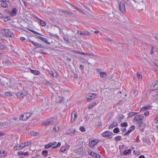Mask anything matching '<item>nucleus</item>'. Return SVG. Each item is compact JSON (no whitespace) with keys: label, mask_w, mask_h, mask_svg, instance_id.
<instances>
[{"label":"nucleus","mask_w":158,"mask_h":158,"mask_svg":"<svg viewBox=\"0 0 158 158\" xmlns=\"http://www.w3.org/2000/svg\"><path fill=\"white\" fill-rule=\"evenodd\" d=\"M0 33H2L6 37H13L15 35L11 31H10L9 29H0Z\"/></svg>","instance_id":"obj_1"},{"label":"nucleus","mask_w":158,"mask_h":158,"mask_svg":"<svg viewBox=\"0 0 158 158\" xmlns=\"http://www.w3.org/2000/svg\"><path fill=\"white\" fill-rule=\"evenodd\" d=\"M114 134L109 131H105L101 134L102 136L107 138L109 139H111L113 137Z\"/></svg>","instance_id":"obj_2"},{"label":"nucleus","mask_w":158,"mask_h":158,"mask_svg":"<svg viewBox=\"0 0 158 158\" xmlns=\"http://www.w3.org/2000/svg\"><path fill=\"white\" fill-rule=\"evenodd\" d=\"M99 142L100 140L99 139H94L92 140L91 139L89 141V146L91 148H93Z\"/></svg>","instance_id":"obj_3"},{"label":"nucleus","mask_w":158,"mask_h":158,"mask_svg":"<svg viewBox=\"0 0 158 158\" xmlns=\"http://www.w3.org/2000/svg\"><path fill=\"white\" fill-rule=\"evenodd\" d=\"M53 123V118H51L42 123V124L45 126H48L52 124Z\"/></svg>","instance_id":"obj_4"},{"label":"nucleus","mask_w":158,"mask_h":158,"mask_svg":"<svg viewBox=\"0 0 158 158\" xmlns=\"http://www.w3.org/2000/svg\"><path fill=\"white\" fill-rule=\"evenodd\" d=\"M144 118L143 116V114H139L135 116L134 118V120L137 122L141 123H142V119Z\"/></svg>","instance_id":"obj_5"},{"label":"nucleus","mask_w":158,"mask_h":158,"mask_svg":"<svg viewBox=\"0 0 158 158\" xmlns=\"http://www.w3.org/2000/svg\"><path fill=\"white\" fill-rule=\"evenodd\" d=\"M97 96V94L90 93L87 95V97L86 99L88 101H91L92 100L96 98Z\"/></svg>","instance_id":"obj_6"},{"label":"nucleus","mask_w":158,"mask_h":158,"mask_svg":"<svg viewBox=\"0 0 158 158\" xmlns=\"http://www.w3.org/2000/svg\"><path fill=\"white\" fill-rule=\"evenodd\" d=\"M158 88V80L155 81L152 84L151 88L152 90H155Z\"/></svg>","instance_id":"obj_7"},{"label":"nucleus","mask_w":158,"mask_h":158,"mask_svg":"<svg viewBox=\"0 0 158 158\" xmlns=\"http://www.w3.org/2000/svg\"><path fill=\"white\" fill-rule=\"evenodd\" d=\"M70 148V146L69 145L66 144L65 145L61 146L60 149V151L62 152H64L67 149H69Z\"/></svg>","instance_id":"obj_8"},{"label":"nucleus","mask_w":158,"mask_h":158,"mask_svg":"<svg viewBox=\"0 0 158 158\" xmlns=\"http://www.w3.org/2000/svg\"><path fill=\"white\" fill-rule=\"evenodd\" d=\"M77 116V113L75 112H72L71 114V122L72 123H73L74 122V120L76 119Z\"/></svg>","instance_id":"obj_9"},{"label":"nucleus","mask_w":158,"mask_h":158,"mask_svg":"<svg viewBox=\"0 0 158 158\" xmlns=\"http://www.w3.org/2000/svg\"><path fill=\"white\" fill-rule=\"evenodd\" d=\"M29 42L32 44L34 46L36 47L37 48H42L43 46L41 44L35 42L30 40H29Z\"/></svg>","instance_id":"obj_10"},{"label":"nucleus","mask_w":158,"mask_h":158,"mask_svg":"<svg viewBox=\"0 0 158 158\" xmlns=\"http://www.w3.org/2000/svg\"><path fill=\"white\" fill-rule=\"evenodd\" d=\"M17 9L16 8H13L12 9L10 15L12 16H15L17 13Z\"/></svg>","instance_id":"obj_11"},{"label":"nucleus","mask_w":158,"mask_h":158,"mask_svg":"<svg viewBox=\"0 0 158 158\" xmlns=\"http://www.w3.org/2000/svg\"><path fill=\"white\" fill-rule=\"evenodd\" d=\"M135 126L133 125L132 126L129 128V130L127 131V132L126 133H124V135H126L128 134L133 131L135 129Z\"/></svg>","instance_id":"obj_12"},{"label":"nucleus","mask_w":158,"mask_h":158,"mask_svg":"<svg viewBox=\"0 0 158 158\" xmlns=\"http://www.w3.org/2000/svg\"><path fill=\"white\" fill-rule=\"evenodd\" d=\"M89 154L94 157H96L97 158H100V156L99 155L97 154L95 152H93V151L90 152L89 153Z\"/></svg>","instance_id":"obj_13"},{"label":"nucleus","mask_w":158,"mask_h":158,"mask_svg":"<svg viewBox=\"0 0 158 158\" xmlns=\"http://www.w3.org/2000/svg\"><path fill=\"white\" fill-rule=\"evenodd\" d=\"M37 38L41 40L44 41V42L48 44H50V43L48 42L47 39L43 37L40 36H37Z\"/></svg>","instance_id":"obj_14"},{"label":"nucleus","mask_w":158,"mask_h":158,"mask_svg":"<svg viewBox=\"0 0 158 158\" xmlns=\"http://www.w3.org/2000/svg\"><path fill=\"white\" fill-rule=\"evenodd\" d=\"M119 7L120 10L122 12H124L125 10V7L124 6V4L123 3H120L119 5Z\"/></svg>","instance_id":"obj_15"},{"label":"nucleus","mask_w":158,"mask_h":158,"mask_svg":"<svg viewBox=\"0 0 158 158\" xmlns=\"http://www.w3.org/2000/svg\"><path fill=\"white\" fill-rule=\"evenodd\" d=\"M24 147L23 144H22L21 145H19L16 146L14 147V149L15 150H20Z\"/></svg>","instance_id":"obj_16"},{"label":"nucleus","mask_w":158,"mask_h":158,"mask_svg":"<svg viewBox=\"0 0 158 158\" xmlns=\"http://www.w3.org/2000/svg\"><path fill=\"white\" fill-rule=\"evenodd\" d=\"M76 130L75 129H70L68 131L66 132L67 134H74L75 133Z\"/></svg>","instance_id":"obj_17"},{"label":"nucleus","mask_w":158,"mask_h":158,"mask_svg":"<svg viewBox=\"0 0 158 158\" xmlns=\"http://www.w3.org/2000/svg\"><path fill=\"white\" fill-rule=\"evenodd\" d=\"M118 125V123L115 122H113L109 126V129H112Z\"/></svg>","instance_id":"obj_18"},{"label":"nucleus","mask_w":158,"mask_h":158,"mask_svg":"<svg viewBox=\"0 0 158 158\" xmlns=\"http://www.w3.org/2000/svg\"><path fill=\"white\" fill-rule=\"evenodd\" d=\"M150 107V106L149 105L144 106L140 110V111H144L148 109Z\"/></svg>","instance_id":"obj_19"},{"label":"nucleus","mask_w":158,"mask_h":158,"mask_svg":"<svg viewBox=\"0 0 158 158\" xmlns=\"http://www.w3.org/2000/svg\"><path fill=\"white\" fill-rule=\"evenodd\" d=\"M131 150L129 149L124 151L123 152V153L124 155H128L131 153Z\"/></svg>","instance_id":"obj_20"},{"label":"nucleus","mask_w":158,"mask_h":158,"mask_svg":"<svg viewBox=\"0 0 158 158\" xmlns=\"http://www.w3.org/2000/svg\"><path fill=\"white\" fill-rule=\"evenodd\" d=\"M16 95L19 98H23L25 96V94L21 92L18 93L16 94Z\"/></svg>","instance_id":"obj_21"},{"label":"nucleus","mask_w":158,"mask_h":158,"mask_svg":"<svg viewBox=\"0 0 158 158\" xmlns=\"http://www.w3.org/2000/svg\"><path fill=\"white\" fill-rule=\"evenodd\" d=\"M5 1L6 2V0H5L4 2H2L1 3V6L3 7L6 8L8 6V5Z\"/></svg>","instance_id":"obj_22"},{"label":"nucleus","mask_w":158,"mask_h":158,"mask_svg":"<svg viewBox=\"0 0 158 158\" xmlns=\"http://www.w3.org/2000/svg\"><path fill=\"white\" fill-rule=\"evenodd\" d=\"M40 25L42 27H45L46 25V23L40 19L39 21Z\"/></svg>","instance_id":"obj_23"},{"label":"nucleus","mask_w":158,"mask_h":158,"mask_svg":"<svg viewBox=\"0 0 158 158\" xmlns=\"http://www.w3.org/2000/svg\"><path fill=\"white\" fill-rule=\"evenodd\" d=\"M77 33L78 34H79L82 35H88V34L89 33V32H88L86 31L81 32V31H78Z\"/></svg>","instance_id":"obj_24"},{"label":"nucleus","mask_w":158,"mask_h":158,"mask_svg":"<svg viewBox=\"0 0 158 158\" xmlns=\"http://www.w3.org/2000/svg\"><path fill=\"white\" fill-rule=\"evenodd\" d=\"M7 153L4 150H1L0 152V156L1 157H3L5 156L6 154Z\"/></svg>","instance_id":"obj_25"},{"label":"nucleus","mask_w":158,"mask_h":158,"mask_svg":"<svg viewBox=\"0 0 158 158\" xmlns=\"http://www.w3.org/2000/svg\"><path fill=\"white\" fill-rule=\"evenodd\" d=\"M49 74L54 77H56L58 76L57 73H53L52 71L49 72Z\"/></svg>","instance_id":"obj_26"},{"label":"nucleus","mask_w":158,"mask_h":158,"mask_svg":"<svg viewBox=\"0 0 158 158\" xmlns=\"http://www.w3.org/2000/svg\"><path fill=\"white\" fill-rule=\"evenodd\" d=\"M31 72L35 75H38L40 74V72L39 71L37 70H33L31 69Z\"/></svg>","instance_id":"obj_27"},{"label":"nucleus","mask_w":158,"mask_h":158,"mask_svg":"<svg viewBox=\"0 0 158 158\" xmlns=\"http://www.w3.org/2000/svg\"><path fill=\"white\" fill-rule=\"evenodd\" d=\"M20 119L23 121H26L27 119L24 113L20 117Z\"/></svg>","instance_id":"obj_28"},{"label":"nucleus","mask_w":158,"mask_h":158,"mask_svg":"<svg viewBox=\"0 0 158 158\" xmlns=\"http://www.w3.org/2000/svg\"><path fill=\"white\" fill-rule=\"evenodd\" d=\"M30 134L32 136H35L38 135V133L36 131H30Z\"/></svg>","instance_id":"obj_29"},{"label":"nucleus","mask_w":158,"mask_h":158,"mask_svg":"<svg viewBox=\"0 0 158 158\" xmlns=\"http://www.w3.org/2000/svg\"><path fill=\"white\" fill-rule=\"evenodd\" d=\"M96 104V102H93V103L90 104L88 106V108L89 109H92L94 106Z\"/></svg>","instance_id":"obj_30"},{"label":"nucleus","mask_w":158,"mask_h":158,"mask_svg":"<svg viewBox=\"0 0 158 158\" xmlns=\"http://www.w3.org/2000/svg\"><path fill=\"white\" fill-rule=\"evenodd\" d=\"M121 139V137L120 136L118 135L115 138V140L116 142H118Z\"/></svg>","instance_id":"obj_31"},{"label":"nucleus","mask_w":158,"mask_h":158,"mask_svg":"<svg viewBox=\"0 0 158 158\" xmlns=\"http://www.w3.org/2000/svg\"><path fill=\"white\" fill-rule=\"evenodd\" d=\"M118 119L121 121L122 122L121 120L124 118V116L122 114H119L117 117Z\"/></svg>","instance_id":"obj_32"},{"label":"nucleus","mask_w":158,"mask_h":158,"mask_svg":"<svg viewBox=\"0 0 158 158\" xmlns=\"http://www.w3.org/2000/svg\"><path fill=\"white\" fill-rule=\"evenodd\" d=\"M27 119H28L31 115V113H24Z\"/></svg>","instance_id":"obj_33"},{"label":"nucleus","mask_w":158,"mask_h":158,"mask_svg":"<svg viewBox=\"0 0 158 158\" xmlns=\"http://www.w3.org/2000/svg\"><path fill=\"white\" fill-rule=\"evenodd\" d=\"M128 124L127 122H124L121 123L120 126L122 127H127V126Z\"/></svg>","instance_id":"obj_34"},{"label":"nucleus","mask_w":158,"mask_h":158,"mask_svg":"<svg viewBox=\"0 0 158 158\" xmlns=\"http://www.w3.org/2000/svg\"><path fill=\"white\" fill-rule=\"evenodd\" d=\"M52 146L51 143H49L45 145L44 148L45 149H48L51 147Z\"/></svg>","instance_id":"obj_35"},{"label":"nucleus","mask_w":158,"mask_h":158,"mask_svg":"<svg viewBox=\"0 0 158 158\" xmlns=\"http://www.w3.org/2000/svg\"><path fill=\"white\" fill-rule=\"evenodd\" d=\"M106 75L107 74L105 72L101 73H100V76L102 77H106Z\"/></svg>","instance_id":"obj_36"},{"label":"nucleus","mask_w":158,"mask_h":158,"mask_svg":"<svg viewBox=\"0 0 158 158\" xmlns=\"http://www.w3.org/2000/svg\"><path fill=\"white\" fill-rule=\"evenodd\" d=\"M119 131V130L118 128L116 127L113 130V132L114 133H117Z\"/></svg>","instance_id":"obj_37"},{"label":"nucleus","mask_w":158,"mask_h":158,"mask_svg":"<svg viewBox=\"0 0 158 158\" xmlns=\"http://www.w3.org/2000/svg\"><path fill=\"white\" fill-rule=\"evenodd\" d=\"M61 145V143L60 142H58L57 144L55 146H53L52 147V148H57L59 147H60Z\"/></svg>","instance_id":"obj_38"},{"label":"nucleus","mask_w":158,"mask_h":158,"mask_svg":"<svg viewBox=\"0 0 158 158\" xmlns=\"http://www.w3.org/2000/svg\"><path fill=\"white\" fill-rule=\"evenodd\" d=\"M79 129L82 132H84L85 131V129L84 127L81 126L80 127Z\"/></svg>","instance_id":"obj_39"},{"label":"nucleus","mask_w":158,"mask_h":158,"mask_svg":"<svg viewBox=\"0 0 158 158\" xmlns=\"http://www.w3.org/2000/svg\"><path fill=\"white\" fill-rule=\"evenodd\" d=\"M48 151L47 150H44L42 151V154L43 155L46 156L48 154Z\"/></svg>","instance_id":"obj_40"},{"label":"nucleus","mask_w":158,"mask_h":158,"mask_svg":"<svg viewBox=\"0 0 158 158\" xmlns=\"http://www.w3.org/2000/svg\"><path fill=\"white\" fill-rule=\"evenodd\" d=\"M31 31L33 33H34L35 34H37V35H41V36H43V35H42L41 34L39 33V32L35 31H34V30H31Z\"/></svg>","instance_id":"obj_41"},{"label":"nucleus","mask_w":158,"mask_h":158,"mask_svg":"<svg viewBox=\"0 0 158 158\" xmlns=\"http://www.w3.org/2000/svg\"><path fill=\"white\" fill-rule=\"evenodd\" d=\"M31 31L33 33H34L35 34H37V35H41V36H43V35H42L41 34L39 33V32L35 31H34V30H31Z\"/></svg>","instance_id":"obj_42"},{"label":"nucleus","mask_w":158,"mask_h":158,"mask_svg":"<svg viewBox=\"0 0 158 158\" xmlns=\"http://www.w3.org/2000/svg\"><path fill=\"white\" fill-rule=\"evenodd\" d=\"M137 114V113H135L134 112H131L129 113V115L130 116H132L135 115L136 114Z\"/></svg>","instance_id":"obj_43"},{"label":"nucleus","mask_w":158,"mask_h":158,"mask_svg":"<svg viewBox=\"0 0 158 158\" xmlns=\"http://www.w3.org/2000/svg\"><path fill=\"white\" fill-rule=\"evenodd\" d=\"M10 19V17L9 16H7L5 17L4 18V20L5 21H6L9 20Z\"/></svg>","instance_id":"obj_44"},{"label":"nucleus","mask_w":158,"mask_h":158,"mask_svg":"<svg viewBox=\"0 0 158 158\" xmlns=\"http://www.w3.org/2000/svg\"><path fill=\"white\" fill-rule=\"evenodd\" d=\"M81 55H88V56L91 55V54L90 53H85L84 52H82Z\"/></svg>","instance_id":"obj_45"},{"label":"nucleus","mask_w":158,"mask_h":158,"mask_svg":"<svg viewBox=\"0 0 158 158\" xmlns=\"http://www.w3.org/2000/svg\"><path fill=\"white\" fill-rule=\"evenodd\" d=\"M63 12L65 14H67L68 15H70L71 14H72L73 13H71L70 12L67 11H64Z\"/></svg>","instance_id":"obj_46"},{"label":"nucleus","mask_w":158,"mask_h":158,"mask_svg":"<svg viewBox=\"0 0 158 158\" xmlns=\"http://www.w3.org/2000/svg\"><path fill=\"white\" fill-rule=\"evenodd\" d=\"M125 145H122V146L120 145L119 146V148L120 150V151H123V148L125 147Z\"/></svg>","instance_id":"obj_47"},{"label":"nucleus","mask_w":158,"mask_h":158,"mask_svg":"<svg viewBox=\"0 0 158 158\" xmlns=\"http://www.w3.org/2000/svg\"><path fill=\"white\" fill-rule=\"evenodd\" d=\"M137 77L141 79L142 78V75L139 73H137Z\"/></svg>","instance_id":"obj_48"},{"label":"nucleus","mask_w":158,"mask_h":158,"mask_svg":"<svg viewBox=\"0 0 158 158\" xmlns=\"http://www.w3.org/2000/svg\"><path fill=\"white\" fill-rule=\"evenodd\" d=\"M154 47L153 46H152L151 48V54H153L154 53Z\"/></svg>","instance_id":"obj_49"},{"label":"nucleus","mask_w":158,"mask_h":158,"mask_svg":"<svg viewBox=\"0 0 158 158\" xmlns=\"http://www.w3.org/2000/svg\"><path fill=\"white\" fill-rule=\"evenodd\" d=\"M143 0H134V1L138 3H140L141 2H142Z\"/></svg>","instance_id":"obj_50"},{"label":"nucleus","mask_w":158,"mask_h":158,"mask_svg":"<svg viewBox=\"0 0 158 158\" xmlns=\"http://www.w3.org/2000/svg\"><path fill=\"white\" fill-rule=\"evenodd\" d=\"M5 48V46L3 45H1L0 44V49L1 50H2L4 49Z\"/></svg>","instance_id":"obj_51"},{"label":"nucleus","mask_w":158,"mask_h":158,"mask_svg":"<svg viewBox=\"0 0 158 158\" xmlns=\"http://www.w3.org/2000/svg\"><path fill=\"white\" fill-rule=\"evenodd\" d=\"M59 130V127H58L57 128L56 127H54L53 129V130L54 131H58Z\"/></svg>","instance_id":"obj_52"},{"label":"nucleus","mask_w":158,"mask_h":158,"mask_svg":"<svg viewBox=\"0 0 158 158\" xmlns=\"http://www.w3.org/2000/svg\"><path fill=\"white\" fill-rule=\"evenodd\" d=\"M76 9L79 12H80L81 13H83V11L81 9L77 8H76Z\"/></svg>","instance_id":"obj_53"},{"label":"nucleus","mask_w":158,"mask_h":158,"mask_svg":"<svg viewBox=\"0 0 158 158\" xmlns=\"http://www.w3.org/2000/svg\"><path fill=\"white\" fill-rule=\"evenodd\" d=\"M5 94L6 95V96H10L11 95V94L9 92H6L5 93Z\"/></svg>","instance_id":"obj_54"},{"label":"nucleus","mask_w":158,"mask_h":158,"mask_svg":"<svg viewBox=\"0 0 158 158\" xmlns=\"http://www.w3.org/2000/svg\"><path fill=\"white\" fill-rule=\"evenodd\" d=\"M149 113V112L148 111H146L144 113V115L146 116H148Z\"/></svg>","instance_id":"obj_55"},{"label":"nucleus","mask_w":158,"mask_h":158,"mask_svg":"<svg viewBox=\"0 0 158 158\" xmlns=\"http://www.w3.org/2000/svg\"><path fill=\"white\" fill-rule=\"evenodd\" d=\"M105 39L110 41H113L109 37L106 38Z\"/></svg>","instance_id":"obj_56"},{"label":"nucleus","mask_w":158,"mask_h":158,"mask_svg":"<svg viewBox=\"0 0 158 158\" xmlns=\"http://www.w3.org/2000/svg\"><path fill=\"white\" fill-rule=\"evenodd\" d=\"M63 39L66 41H69V39L67 37L64 36L63 37Z\"/></svg>","instance_id":"obj_57"},{"label":"nucleus","mask_w":158,"mask_h":158,"mask_svg":"<svg viewBox=\"0 0 158 158\" xmlns=\"http://www.w3.org/2000/svg\"><path fill=\"white\" fill-rule=\"evenodd\" d=\"M155 123H157L158 122V116H156L155 118Z\"/></svg>","instance_id":"obj_58"},{"label":"nucleus","mask_w":158,"mask_h":158,"mask_svg":"<svg viewBox=\"0 0 158 158\" xmlns=\"http://www.w3.org/2000/svg\"><path fill=\"white\" fill-rule=\"evenodd\" d=\"M34 17V18H35V19H36L38 20V21H39L40 19L38 17H37L36 15H34L33 16Z\"/></svg>","instance_id":"obj_59"},{"label":"nucleus","mask_w":158,"mask_h":158,"mask_svg":"<svg viewBox=\"0 0 158 158\" xmlns=\"http://www.w3.org/2000/svg\"><path fill=\"white\" fill-rule=\"evenodd\" d=\"M18 154L19 155H22L23 154V153L22 151H20L18 152Z\"/></svg>","instance_id":"obj_60"},{"label":"nucleus","mask_w":158,"mask_h":158,"mask_svg":"<svg viewBox=\"0 0 158 158\" xmlns=\"http://www.w3.org/2000/svg\"><path fill=\"white\" fill-rule=\"evenodd\" d=\"M28 154H29V152H27L24 153H23V155H24L25 156H26L28 155Z\"/></svg>","instance_id":"obj_61"},{"label":"nucleus","mask_w":158,"mask_h":158,"mask_svg":"<svg viewBox=\"0 0 158 158\" xmlns=\"http://www.w3.org/2000/svg\"><path fill=\"white\" fill-rule=\"evenodd\" d=\"M70 51H71V52H73L74 53H78V51H77V50H70Z\"/></svg>","instance_id":"obj_62"},{"label":"nucleus","mask_w":158,"mask_h":158,"mask_svg":"<svg viewBox=\"0 0 158 158\" xmlns=\"http://www.w3.org/2000/svg\"><path fill=\"white\" fill-rule=\"evenodd\" d=\"M121 130L123 131V132H126V129L125 128H121Z\"/></svg>","instance_id":"obj_63"},{"label":"nucleus","mask_w":158,"mask_h":158,"mask_svg":"<svg viewBox=\"0 0 158 158\" xmlns=\"http://www.w3.org/2000/svg\"><path fill=\"white\" fill-rule=\"evenodd\" d=\"M139 158H145L144 156L141 155L139 156Z\"/></svg>","instance_id":"obj_64"}]
</instances>
